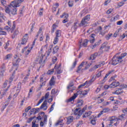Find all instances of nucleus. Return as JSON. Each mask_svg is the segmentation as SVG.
I'll return each instance as SVG.
<instances>
[{"instance_id": "obj_1", "label": "nucleus", "mask_w": 127, "mask_h": 127, "mask_svg": "<svg viewBox=\"0 0 127 127\" xmlns=\"http://www.w3.org/2000/svg\"><path fill=\"white\" fill-rule=\"evenodd\" d=\"M127 55V53H124L122 54L120 56H118L117 54L113 59H112V64L113 65H117L119 64V63L122 62L123 61V59L126 57Z\"/></svg>"}, {"instance_id": "obj_2", "label": "nucleus", "mask_w": 127, "mask_h": 127, "mask_svg": "<svg viewBox=\"0 0 127 127\" xmlns=\"http://www.w3.org/2000/svg\"><path fill=\"white\" fill-rule=\"evenodd\" d=\"M88 90H84L83 92H82L81 90H79L77 91L76 93L74 94L70 98L68 99L67 100V102H72V101H74V100H75V99H76V98L78 97V95H81V94H82L83 96H86V95L88 94Z\"/></svg>"}, {"instance_id": "obj_3", "label": "nucleus", "mask_w": 127, "mask_h": 127, "mask_svg": "<svg viewBox=\"0 0 127 127\" xmlns=\"http://www.w3.org/2000/svg\"><path fill=\"white\" fill-rule=\"evenodd\" d=\"M34 45H35V41L33 42L32 46L29 47V45H28L26 47H24L22 50V53H23L26 56L28 55V54H29V53H30V52H31V50H32V49L33 48V46H34Z\"/></svg>"}, {"instance_id": "obj_4", "label": "nucleus", "mask_w": 127, "mask_h": 127, "mask_svg": "<svg viewBox=\"0 0 127 127\" xmlns=\"http://www.w3.org/2000/svg\"><path fill=\"white\" fill-rule=\"evenodd\" d=\"M24 0H14L11 2L10 3V5H11L12 7H19L20 6V3L21 2H23Z\"/></svg>"}, {"instance_id": "obj_5", "label": "nucleus", "mask_w": 127, "mask_h": 127, "mask_svg": "<svg viewBox=\"0 0 127 127\" xmlns=\"http://www.w3.org/2000/svg\"><path fill=\"white\" fill-rule=\"evenodd\" d=\"M20 59L18 58H14L13 60V66L12 67V68L13 69L14 72L15 71H16L17 70V68H18V64L19 62H20Z\"/></svg>"}, {"instance_id": "obj_6", "label": "nucleus", "mask_w": 127, "mask_h": 127, "mask_svg": "<svg viewBox=\"0 0 127 127\" xmlns=\"http://www.w3.org/2000/svg\"><path fill=\"white\" fill-rule=\"evenodd\" d=\"M55 69L56 70L55 74H61L62 73L63 71L60 68H61V64L57 63L55 65Z\"/></svg>"}, {"instance_id": "obj_7", "label": "nucleus", "mask_w": 127, "mask_h": 127, "mask_svg": "<svg viewBox=\"0 0 127 127\" xmlns=\"http://www.w3.org/2000/svg\"><path fill=\"white\" fill-rule=\"evenodd\" d=\"M88 42H89V41H88L87 39H85L83 41L81 40L79 42V46L80 47H87V45H88Z\"/></svg>"}, {"instance_id": "obj_8", "label": "nucleus", "mask_w": 127, "mask_h": 127, "mask_svg": "<svg viewBox=\"0 0 127 127\" xmlns=\"http://www.w3.org/2000/svg\"><path fill=\"white\" fill-rule=\"evenodd\" d=\"M47 115H44L43 117V120L41 121L40 123V126L41 127H44L47 125Z\"/></svg>"}, {"instance_id": "obj_9", "label": "nucleus", "mask_w": 127, "mask_h": 127, "mask_svg": "<svg viewBox=\"0 0 127 127\" xmlns=\"http://www.w3.org/2000/svg\"><path fill=\"white\" fill-rule=\"evenodd\" d=\"M110 49V46H108V43H104L101 48L100 50H103V51H108Z\"/></svg>"}, {"instance_id": "obj_10", "label": "nucleus", "mask_w": 127, "mask_h": 127, "mask_svg": "<svg viewBox=\"0 0 127 127\" xmlns=\"http://www.w3.org/2000/svg\"><path fill=\"white\" fill-rule=\"evenodd\" d=\"M110 123L111 124H114V126H117V125H119V119L117 118L115 116H113L111 118V120H110Z\"/></svg>"}, {"instance_id": "obj_11", "label": "nucleus", "mask_w": 127, "mask_h": 127, "mask_svg": "<svg viewBox=\"0 0 127 127\" xmlns=\"http://www.w3.org/2000/svg\"><path fill=\"white\" fill-rule=\"evenodd\" d=\"M40 110H43V111H46V110L48 109V106H47V100L44 101L40 107Z\"/></svg>"}, {"instance_id": "obj_12", "label": "nucleus", "mask_w": 127, "mask_h": 127, "mask_svg": "<svg viewBox=\"0 0 127 127\" xmlns=\"http://www.w3.org/2000/svg\"><path fill=\"white\" fill-rule=\"evenodd\" d=\"M87 62H86L85 63V62H82L81 64L77 67V70H76L77 73H79L80 71H81V72H82V71H84V69L82 68H83V67L84 66V65H85V64H87Z\"/></svg>"}, {"instance_id": "obj_13", "label": "nucleus", "mask_w": 127, "mask_h": 127, "mask_svg": "<svg viewBox=\"0 0 127 127\" xmlns=\"http://www.w3.org/2000/svg\"><path fill=\"white\" fill-rule=\"evenodd\" d=\"M110 111H111V110L108 108H105L104 109H103L102 111H101L100 113L98 114V118H100V116H101V115H103L104 113H109V112H110Z\"/></svg>"}, {"instance_id": "obj_14", "label": "nucleus", "mask_w": 127, "mask_h": 127, "mask_svg": "<svg viewBox=\"0 0 127 127\" xmlns=\"http://www.w3.org/2000/svg\"><path fill=\"white\" fill-rule=\"evenodd\" d=\"M27 40H28V34H26L22 40L21 44L22 45H25L27 43Z\"/></svg>"}, {"instance_id": "obj_15", "label": "nucleus", "mask_w": 127, "mask_h": 127, "mask_svg": "<svg viewBox=\"0 0 127 127\" xmlns=\"http://www.w3.org/2000/svg\"><path fill=\"white\" fill-rule=\"evenodd\" d=\"M104 62H100L98 64H96L95 65H94L93 67L92 68V70H96V69H98V68H100V67L104 66Z\"/></svg>"}, {"instance_id": "obj_16", "label": "nucleus", "mask_w": 127, "mask_h": 127, "mask_svg": "<svg viewBox=\"0 0 127 127\" xmlns=\"http://www.w3.org/2000/svg\"><path fill=\"white\" fill-rule=\"evenodd\" d=\"M74 115L80 116L82 115V111L80 108H76L74 112Z\"/></svg>"}, {"instance_id": "obj_17", "label": "nucleus", "mask_w": 127, "mask_h": 127, "mask_svg": "<svg viewBox=\"0 0 127 127\" xmlns=\"http://www.w3.org/2000/svg\"><path fill=\"white\" fill-rule=\"evenodd\" d=\"M44 56H45V54H40L39 56L37 58V61L38 62H39V63H41V62H42V61H43V58L44 57Z\"/></svg>"}, {"instance_id": "obj_18", "label": "nucleus", "mask_w": 127, "mask_h": 127, "mask_svg": "<svg viewBox=\"0 0 127 127\" xmlns=\"http://www.w3.org/2000/svg\"><path fill=\"white\" fill-rule=\"evenodd\" d=\"M52 47L53 46L52 45H50L49 47V50L48 51L46 52V56L47 57H49L50 56V53H51L52 51Z\"/></svg>"}, {"instance_id": "obj_19", "label": "nucleus", "mask_w": 127, "mask_h": 127, "mask_svg": "<svg viewBox=\"0 0 127 127\" xmlns=\"http://www.w3.org/2000/svg\"><path fill=\"white\" fill-rule=\"evenodd\" d=\"M74 120V118L72 116L68 117L67 118L66 124L67 125H70V123H72Z\"/></svg>"}, {"instance_id": "obj_20", "label": "nucleus", "mask_w": 127, "mask_h": 127, "mask_svg": "<svg viewBox=\"0 0 127 127\" xmlns=\"http://www.w3.org/2000/svg\"><path fill=\"white\" fill-rule=\"evenodd\" d=\"M101 97L97 96L95 98V100H97L98 104H102L104 102V99L100 98Z\"/></svg>"}, {"instance_id": "obj_21", "label": "nucleus", "mask_w": 127, "mask_h": 127, "mask_svg": "<svg viewBox=\"0 0 127 127\" xmlns=\"http://www.w3.org/2000/svg\"><path fill=\"white\" fill-rule=\"evenodd\" d=\"M120 19V15H116L114 17H113L111 19V21H116L117 20H119Z\"/></svg>"}, {"instance_id": "obj_22", "label": "nucleus", "mask_w": 127, "mask_h": 127, "mask_svg": "<svg viewBox=\"0 0 127 127\" xmlns=\"http://www.w3.org/2000/svg\"><path fill=\"white\" fill-rule=\"evenodd\" d=\"M11 6L10 5H8V6H6L5 7V11L6 13H10L11 12V10H10V7Z\"/></svg>"}, {"instance_id": "obj_23", "label": "nucleus", "mask_w": 127, "mask_h": 127, "mask_svg": "<svg viewBox=\"0 0 127 127\" xmlns=\"http://www.w3.org/2000/svg\"><path fill=\"white\" fill-rule=\"evenodd\" d=\"M87 24H88V21L82 19L80 24V26H81V25H82V26H86Z\"/></svg>"}, {"instance_id": "obj_24", "label": "nucleus", "mask_w": 127, "mask_h": 127, "mask_svg": "<svg viewBox=\"0 0 127 127\" xmlns=\"http://www.w3.org/2000/svg\"><path fill=\"white\" fill-rule=\"evenodd\" d=\"M59 6V3H55L53 5V12H55L56 11V8H57Z\"/></svg>"}, {"instance_id": "obj_25", "label": "nucleus", "mask_w": 127, "mask_h": 127, "mask_svg": "<svg viewBox=\"0 0 127 127\" xmlns=\"http://www.w3.org/2000/svg\"><path fill=\"white\" fill-rule=\"evenodd\" d=\"M55 84V79H54V77H52L51 79L50 80V85L51 87L52 86H54Z\"/></svg>"}, {"instance_id": "obj_26", "label": "nucleus", "mask_w": 127, "mask_h": 127, "mask_svg": "<svg viewBox=\"0 0 127 127\" xmlns=\"http://www.w3.org/2000/svg\"><path fill=\"white\" fill-rule=\"evenodd\" d=\"M83 104H84V102L82 99H79L77 101V107H81V106H83Z\"/></svg>"}, {"instance_id": "obj_27", "label": "nucleus", "mask_w": 127, "mask_h": 127, "mask_svg": "<svg viewBox=\"0 0 127 127\" xmlns=\"http://www.w3.org/2000/svg\"><path fill=\"white\" fill-rule=\"evenodd\" d=\"M11 57H12V55L11 54H9L4 57V60H9L11 59Z\"/></svg>"}, {"instance_id": "obj_28", "label": "nucleus", "mask_w": 127, "mask_h": 127, "mask_svg": "<svg viewBox=\"0 0 127 127\" xmlns=\"http://www.w3.org/2000/svg\"><path fill=\"white\" fill-rule=\"evenodd\" d=\"M123 89H118L116 91V92H114L113 94H116V95H121V94H123Z\"/></svg>"}, {"instance_id": "obj_29", "label": "nucleus", "mask_w": 127, "mask_h": 127, "mask_svg": "<svg viewBox=\"0 0 127 127\" xmlns=\"http://www.w3.org/2000/svg\"><path fill=\"white\" fill-rule=\"evenodd\" d=\"M5 71V67H3L0 69V76H3L4 75V72Z\"/></svg>"}, {"instance_id": "obj_30", "label": "nucleus", "mask_w": 127, "mask_h": 127, "mask_svg": "<svg viewBox=\"0 0 127 127\" xmlns=\"http://www.w3.org/2000/svg\"><path fill=\"white\" fill-rule=\"evenodd\" d=\"M60 17L61 18H64V19H68V17H69V14L66 13H64L62 15L60 16Z\"/></svg>"}, {"instance_id": "obj_31", "label": "nucleus", "mask_w": 127, "mask_h": 127, "mask_svg": "<svg viewBox=\"0 0 127 127\" xmlns=\"http://www.w3.org/2000/svg\"><path fill=\"white\" fill-rule=\"evenodd\" d=\"M47 48H48V45L46 44V45L42 46L41 49V52H44V51H46V50H47Z\"/></svg>"}, {"instance_id": "obj_32", "label": "nucleus", "mask_w": 127, "mask_h": 127, "mask_svg": "<svg viewBox=\"0 0 127 127\" xmlns=\"http://www.w3.org/2000/svg\"><path fill=\"white\" fill-rule=\"evenodd\" d=\"M127 0H123L122 1H121L120 2L118 3V7H121V6H123V5H124V4H126V1H127Z\"/></svg>"}, {"instance_id": "obj_33", "label": "nucleus", "mask_w": 127, "mask_h": 127, "mask_svg": "<svg viewBox=\"0 0 127 127\" xmlns=\"http://www.w3.org/2000/svg\"><path fill=\"white\" fill-rule=\"evenodd\" d=\"M76 65H77V61H75L73 63L72 66L69 68V71H72V70H73V69L76 67Z\"/></svg>"}, {"instance_id": "obj_34", "label": "nucleus", "mask_w": 127, "mask_h": 127, "mask_svg": "<svg viewBox=\"0 0 127 127\" xmlns=\"http://www.w3.org/2000/svg\"><path fill=\"white\" fill-rule=\"evenodd\" d=\"M98 55V54L95 53L92 55H91L90 57V60H95V59H96V58H97V56Z\"/></svg>"}, {"instance_id": "obj_35", "label": "nucleus", "mask_w": 127, "mask_h": 127, "mask_svg": "<svg viewBox=\"0 0 127 127\" xmlns=\"http://www.w3.org/2000/svg\"><path fill=\"white\" fill-rule=\"evenodd\" d=\"M96 79H97V77L96 76H93L92 79L89 81L87 82V83H88L89 85H90L94 82V81H95V80H96Z\"/></svg>"}, {"instance_id": "obj_36", "label": "nucleus", "mask_w": 127, "mask_h": 127, "mask_svg": "<svg viewBox=\"0 0 127 127\" xmlns=\"http://www.w3.org/2000/svg\"><path fill=\"white\" fill-rule=\"evenodd\" d=\"M16 11H17V10L16 9V8H13L10 12V14H12V15H15L16 14Z\"/></svg>"}, {"instance_id": "obj_37", "label": "nucleus", "mask_w": 127, "mask_h": 127, "mask_svg": "<svg viewBox=\"0 0 127 127\" xmlns=\"http://www.w3.org/2000/svg\"><path fill=\"white\" fill-rule=\"evenodd\" d=\"M91 114H92V112L89 111L88 112H85V113L83 116L82 118H87L89 116H91Z\"/></svg>"}, {"instance_id": "obj_38", "label": "nucleus", "mask_w": 127, "mask_h": 127, "mask_svg": "<svg viewBox=\"0 0 127 127\" xmlns=\"http://www.w3.org/2000/svg\"><path fill=\"white\" fill-rule=\"evenodd\" d=\"M56 37H60L61 36V31L60 30H58L56 31Z\"/></svg>"}, {"instance_id": "obj_39", "label": "nucleus", "mask_w": 127, "mask_h": 127, "mask_svg": "<svg viewBox=\"0 0 127 127\" xmlns=\"http://www.w3.org/2000/svg\"><path fill=\"white\" fill-rule=\"evenodd\" d=\"M12 33H13L12 38H14L17 34H18V30H15L14 31H11Z\"/></svg>"}, {"instance_id": "obj_40", "label": "nucleus", "mask_w": 127, "mask_h": 127, "mask_svg": "<svg viewBox=\"0 0 127 127\" xmlns=\"http://www.w3.org/2000/svg\"><path fill=\"white\" fill-rule=\"evenodd\" d=\"M59 50V48L58 47V46H56L53 49V53L54 54H55V53H57V52H58V50Z\"/></svg>"}, {"instance_id": "obj_41", "label": "nucleus", "mask_w": 127, "mask_h": 127, "mask_svg": "<svg viewBox=\"0 0 127 127\" xmlns=\"http://www.w3.org/2000/svg\"><path fill=\"white\" fill-rule=\"evenodd\" d=\"M95 34H92L91 36V39L90 40V43H94L95 42V38H94Z\"/></svg>"}, {"instance_id": "obj_42", "label": "nucleus", "mask_w": 127, "mask_h": 127, "mask_svg": "<svg viewBox=\"0 0 127 127\" xmlns=\"http://www.w3.org/2000/svg\"><path fill=\"white\" fill-rule=\"evenodd\" d=\"M30 70H29L28 73L25 77L24 80L23 81V83H25V82H26V80H27V79H28V76H29V75H30Z\"/></svg>"}, {"instance_id": "obj_43", "label": "nucleus", "mask_w": 127, "mask_h": 127, "mask_svg": "<svg viewBox=\"0 0 127 127\" xmlns=\"http://www.w3.org/2000/svg\"><path fill=\"white\" fill-rule=\"evenodd\" d=\"M56 28H57V25H56V24H54L52 26V33H54L55 31V29H56Z\"/></svg>"}, {"instance_id": "obj_44", "label": "nucleus", "mask_w": 127, "mask_h": 127, "mask_svg": "<svg viewBox=\"0 0 127 127\" xmlns=\"http://www.w3.org/2000/svg\"><path fill=\"white\" fill-rule=\"evenodd\" d=\"M72 87H73V84H69L68 86H67V89L68 90V92H73V90L74 89H72Z\"/></svg>"}, {"instance_id": "obj_45", "label": "nucleus", "mask_w": 127, "mask_h": 127, "mask_svg": "<svg viewBox=\"0 0 127 127\" xmlns=\"http://www.w3.org/2000/svg\"><path fill=\"white\" fill-rule=\"evenodd\" d=\"M38 13L40 16L43 15V8H41L38 11Z\"/></svg>"}, {"instance_id": "obj_46", "label": "nucleus", "mask_w": 127, "mask_h": 127, "mask_svg": "<svg viewBox=\"0 0 127 127\" xmlns=\"http://www.w3.org/2000/svg\"><path fill=\"white\" fill-rule=\"evenodd\" d=\"M73 4H74V1L73 0H69L68 1V6H69V7H72Z\"/></svg>"}, {"instance_id": "obj_47", "label": "nucleus", "mask_w": 127, "mask_h": 127, "mask_svg": "<svg viewBox=\"0 0 127 127\" xmlns=\"http://www.w3.org/2000/svg\"><path fill=\"white\" fill-rule=\"evenodd\" d=\"M86 85H89V83H88V81H86L85 83L79 85L78 86V89H81V88L84 87V86H86Z\"/></svg>"}, {"instance_id": "obj_48", "label": "nucleus", "mask_w": 127, "mask_h": 127, "mask_svg": "<svg viewBox=\"0 0 127 127\" xmlns=\"http://www.w3.org/2000/svg\"><path fill=\"white\" fill-rule=\"evenodd\" d=\"M43 101H44V96H43L42 98L39 101L36 106H39L40 104L43 102Z\"/></svg>"}, {"instance_id": "obj_49", "label": "nucleus", "mask_w": 127, "mask_h": 127, "mask_svg": "<svg viewBox=\"0 0 127 127\" xmlns=\"http://www.w3.org/2000/svg\"><path fill=\"white\" fill-rule=\"evenodd\" d=\"M59 41V38L58 37H56L54 40V44H57Z\"/></svg>"}, {"instance_id": "obj_50", "label": "nucleus", "mask_w": 127, "mask_h": 127, "mask_svg": "<svg viewBox=\"0 0 127 127\" xmlns=\"http://www.w3.org/2000/svg\"><path fill=\"white\" fill-rule=\"evenodd\" d=\"M115 72L114 70H109L108 72L106 74V76L109 77V75H112Z\"/></svg>"}, {"instance_id": "obj_51", "label": "nucleus", "mask_w": 127, "mask_h": 127, "mask_svg": "<svg viewBox=\"0 0 127 127\" xmlns=\"http://www.w3.org/2000/svg\"><path fill=\"white\" fill-rule=\"evenodd\" d=\"M83 19L86 21H89L90 20V15H87V16H85Z\"/></svg>"}, {"instance_id": "obj_52", "label": "nucleus", "mask_w": 127, "mask_h": 127, "mask_svg": "<svg viewBox=\"0 0 127 127\" xmlns=\"http://www.w3.org/2000/svg\"><path fill=\"white\" fill-rule=\"evenodd\" d=\"M38 36L40 37V41H42L43 40V38H44L43 37V33H41Z\"/></svg>"}, {"instance_id": "obj_53", "label": "nucleus", "mask_w": 127, "mask_h": 127, "mask_svg": "<svg viewBox=\"0 0 127 127\" xmlns=\"http://www.w3.org/2000/svg\"><path fill=\"white\" fill-rule=\"evenodd\" d=\"M36 112V109L35 108L32 109L30 112V115L31 116L33 114H36V112Z\"/></svg>"}, {"instance_id": "obj_54", "label": "nucleus", "mask_w": 127, "mask_h": 127, "mask_svg": "<svg viewBox=\"0 0 127 127\" xmlns=\"http://www.w3.org/2000/svg\"><path fill=\"white\" fill-rule=\"evenodd\" d=\"M107 27H108L107 26L104 27V31H101L100 34L102 35H105L106 34V32H107V31H106V29H107Z\"/></svg>"}, {"instance_id": "obj_55", "label": "nucleus", "mask_w": 127, "mask_h": 127, "mask_svg": "<svg viewBox=\"0 0 127 127\" xmlns=\"http://www.w3.org/2000/svg\"><path fill=\"white\" fill-rule=\"evenodd\" d=\"M53 73H54V69H52L48 71L47 74H48V75H51L53 74Z\"/></svg>"}, {"instance_id": "obj_56", "label": "nucleus", "mask_w": 127, "mask_h": 127, "mask_svg": "<svg viewBox=\"0 0 127 127\" xmlns=\"http://www.w3.org/2000/svg\"><path fill=\"white\" fill-rule=\"evenodd\" d=\"M102 72H103V71L101 70L99 72H98V74H96L95 77H96V78H100V77H101V76L102 75Z\"/></svg>"}, {"instance_id": "obj_57", "label": "nucleus", "mask_w": 127, "mask_h": 127, "mask_svg": "<svg viewBox=\"0 0 127 127\" xmlns=\"http://www.w3.org/2000/svg\"><path fill=\"white\" fill-rule=\"evenodd\" d=\"M55 106V103H54L51 107L50 109V113H51L53 110H54V107Z\"/></svg>"}, {"instance_id": "obj_58", "label": "nucleus", "mask_w": 127, "mask_h": 127, "mask_svg": "<svg viewBox=\"0 0 127 127\" xmlns=\"http://www.w3.org/2000/svg\"><path fill=\"white\" fill-rule=\"evenodd\" d=\"M39 127L38 124H35V121H33L32 122V127Z\"/></svg>"}, {"instance_id": "obj_59", "label": "nucleus", "mask_w": 127, "mask_h": 127, "mask_svg": "<svg viewBox=\"0 0 127 127\" xmlns=\"http://www.w3.org/2000/svg\"><path fill=\"white\" fill-rule=\"evenodd\" d=\"M83 124V121H79L77 124H76V127H80L81 126H82Z\"/></svg>"}, {"instance_id": "obj_60", "label": "nucleus", "mask_w": 127, "mask_h": 127, "mask_svg": "<svg viewBox=\"0 0 127 127\" xmlns=\"http://www.w3.org/2000/svg\"><path fill=\"white\" fill-rule=\"evenodd\" d=\"M107 78H108V76L105 75V76L104 77L102 81L101 84H104L106 81H107Z\"/></svg>"}, {"instance_id": "obj_61", "label": "nucleus", "mask_w": 127, "mask_h": 127, "mask_svg": "<svg viewBox=\"0 0 127 127\" xmlns=\"http://www.w3.org/2000/svg\"><path fill=\"white\" fill-rule=\"evenodd\" d=\"M49 95H50V93L49 92H47L45 95V100H47V99H48V97H49Z\"/></svg>"}, {"instance_id": "obj_62", "label": "nucleus", "mask_w": 127, "mask_h": 127, "mask_svg": "<svg viewBox=\"0 0 127 127\" xmlns=\"http://www.w3.org/2000/svg\"><path fill=\"white\" fill-rule=\"evenodd\" d=\"M57 61V58H56V57H54L52 58V62H53V63H56Z\"/></svg>"}, {"instance_id": "obj_63", "label": "nucleus", "mask_w": 127, "mask_h": 127, "mask_svg": "<svg viewBox=\"0 0 127 127\" xmlns=\"http://www.w3.org/2000/svg\"><path fill=\"white\" fill-rule=\"evenodd\" d=\"M101 91V87H97V88L96 89L95 92L96 94H98V93L100 92V91Z\"/></svg>"}, {"instance_id": "obj_64", "label": "nucleus", "mask_w": 127, "mask_h": 127, "mask_svg": "<svg viewBox=\"0 0 127 127\" xmlns=\"http://www.w3.org/2000/svg\"><path fill=\"white\" fill-rule=\"evenodd\" d=\"M110 88H116V85L115 84V82H113L110 85Z\"/></svg>"}]
</instances>
